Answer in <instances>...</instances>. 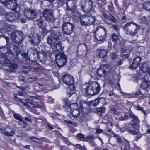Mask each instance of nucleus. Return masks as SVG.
<instances>
[{"label":"nucleus","instance_id":"1","mask_svg":"<svg viewBox=\"0 0 150 150\" xmlns=\"http://www.w3.org/2000/svg\"><path fill=\"white\" fill-rule=\"evenodd\" d=\"M62 80L64 83L69 86V87L67 89V94L68 97H70L74 93L75 91L74 85V78L71 75L66 74L62 76Z\"/></svg>","mask_w":150,"mask_h":150},{"label":"nucleus","instance_id":"2","mask_svg":"<svg viewBox=\"0 0 150 150\" xmlns=\"http://www.w3.org/2000/svg\"><path fill=\"white\" fill-rule=\"evenodd\" d=\"M124 30L128 35L134 36L137 34L140 29L139 25L132 22L128 23L124 27Z\"/></svg>","mask_w":150,"mask_h":150},{"label":"nucleus","instance_id":"3","mask_svg":"<svg viewBox=\"0 0 150 150\" xmlns=\"http://www.w3.org/2000/svg\"><path fill=\"white\" fill-rule=\"evenodd\" d=\"M84 14L82 15L80 18L81 24L83 26H87L93 24L96 21L95 18L91 15Z\"/></svg>","mask_w":150,"mask_h":150},{"label":"nucleus","instance_id":"4","mask_svg":"<svg viewBox=\"0 0 150 150\" xmlns=\"http://www.w3.org/2000/svg\"><path fill=\"white\" fill-rule=\"evenodd\" d=\"M101 87L98 82H93L86 89V92L88 95L93 96L98 94Z\"/></svg>","mask_w":150,"mask_h":150},{"label":"nucleus","instance_id":"5","mask_svg":"<svg viewBox=\"0 0 150 150\" xmlns=\"http://www.w3.org/2000/svg\"><path fill=\"white\" fill-rule=\"evenodd\" d=\"M11 37L13 42L19 44L24 39L25 35L22 31L17 30L11 33Z\"/></svg>","mask_w":150,"mask_h":150},{"label":"nucleus","instance_id":"6","mask_svg":"<svg viewBox=\"0 0 150 150\" xmlns=\"http://www.w3.org/2000/svg\"><path fill=\"white\" fill-rule=\"evenodd\" d=\"M85 4L81 7L82 10L87 13L93 14L95 12L94 7L93 6V2L91 0H84Z\"/></svg>","mask_w":150,"mask_h":150},{"label":"nucleus","instance_id":"7","mask_svg":"<svg viewBox=\"0 0 150 150\" xmlns=\"http://www.w3.org/2000/svg\"><path fill=\"white\" fill-rule=\"evenodd\" d=\"M56 62L58 66L62 67L66 63L67 58L66 55L63 53H60L56 55Z\"/></svg>","mask_w":150,"mask_h":150},{"label":"nucleus","instance_id":"8","mask_svg":"<svg viewBox=\"0 0 150 150\" xmlns=\"http://www.w3.org/2000/svg\"><path fill=\"white\" fill-rule=\"evenodd\" d=\"M77 1V0H67L66 3L67 10L71 11L74 16H76V14L77 13L76 8Z\"/></svg>","mask_w":150,"mask_h":150},{"label":"nucleus","instance_id":"9","mask_svg":"<svg viewBox=\"0 0 150 150\" xmlns=\"http://www.w3.org/2000/svg\"><path fill=\"white\" fill-rule=\"evenodd\" d=\"M59 33L58 31H53L48 37V43L52 45H53L59 41Z\"/></svg>","mask_w":150,"mask_h":150},{"label":"nucleus","instance_id":"10","mask_svg":"<svg viewBox=\"0 0 150 150\" xmlns=\"http://www.w3.org/2000/svg\"><path fill=\"white\" fill-rule=\"evenodd\" d=\"M103 30L98 32L97 34L94 33L95 38L99 43L103 42L107 35V31L104 27H102Z\"/></svg>","mask_w":150,"mask_h":150},{"label":"nucleus","instance_id":"11","mask_svg":"<svg viewBox=\"0 0 150 150\" xmlns=\"http://www.w3.org/2000/svg\"><path fill=\"white\" fill-rule=\"evenodd\" d=\"M28 41L33 45H36L40 42V36L37 33H31L28 36Z\"/></svg>","mask_w":150,"mask_h":150},{"label":"nucleus","instance_id":"12","mask_svg":"<svg viewBox=\"0 0 150 150\" xmlns=\"http://www.w3.org/2000/svg\"><path fill=\"white\" fill-rule=\"evenodd\" d=\"M74 28L73 24L69 22H65L62 25V29L64 34L69 35L72 33Z\"/></svg>","mask_w":150,"mask_h":150},{"label":"nucleus","instance_id":"13","mask_svg":"<svg viewBox=\"0 0 150 150\" xmlns=\"http://www.w3.org/2000/svg\"><path fill=\"white\" fill-rule=\"evenodd\" d=\"M53 14V12L50 9H46L43 12V15L45 20L50 23H54L55 21Z\"/></svg>","mask_w":150,"mask_h":150},{"label":"nucleus","instance_id":"14","mask_svg":"<svg viewBox=\"0 0 150 150\" xmlns=\"http://www.w3.org/2000/svg\"><path fill=\"white\" fill-rule=\"evenodd\" d=\"M4 5L8 9L15 11L18 6L16 0H8Z\"/></svg>","mask_w":150,"mask_h":150},{"label":"nucleus","instance_id":"15","mask_svg":"<svg viewBox=\"0 0 150 150\" xmlns=\"http://www.w3.org/2000/svg\"><path fill=\"white\" fill-rule=\"evenodd\" d=\"M36 11L34 10L28 8L25 9L24 11L25 16L28 18L33 19L36 18L37 15Z\"/></svg>","mask_w":150,"mask_h":150},{"label":"nucleus","instance_id":"16","mask_svg":"<svg viewBox=\"0 0 150 150\" xmlns=\"http://www.w3.org/2000/svg\"><path fill=\"white\" fill-rule=\"evenodd\" d=\"M20 16V15L17 11L13 13H7L6 15V20L11 22L17 19Z\"/></svg>","mask_w":150,"mask_h":150},{"label":"nucleus","instance_id":"17","mask_svg":"<svg viewBox=\"0 0 150 150\" xmlns=\"http://www.w3.org/2000/svg\"><path fill=\"white\" fill-rule=\"evenodd\" d=\"M142 79V82L140 87L143 89L145 90L148 87H150V77H143Z\"/></svg>","mask_w":150,"mask_h":150},{"label":"nucleus","instance_id":"18","mask_svg":"<svg viewBox=\"0 0 150 150\" xmlns=\"http://www.w3.org/2000/svg\"><path fill=\"white\" fill-rule=\"evenodd\" d=\"M98 56L102 58V60L103 62H107L108 52L104 49L98 50L97 51Z\"/></svg>","mask_w":150,"mask_h":150},{"label":"nucleus","instance_id":"19","mask_svg":"<svg viewBox=\"0 0 150 150\" xmlns=\"http://www.w3.org/2000/svg\"><path fill=\"white\" fill-rule=\"evenodd\" d=\"M47 52H50V50L47 51L42 50L38 52V58L40 61L43 64H45L47 59V57L46 55Z\"/></svg>","mask_w":150,"mask_h":150},{"label":"nucleus","instance_id":"20","mask_svg":"<svg viewBox=\"0 0 150 150\" xmlns=\"http://www.w3.org/2000/svg\"><path fill=\"white\" fill-rule=\"evenodd\" d=\"M140 70L143 72L147 73L146 76H150V67L147 63H142L140 67Z\"/></svg>","mask_w":150,"mask_h":150},{"label":"nucleus","instance_id":"21","mask_svg":"<svg viewBox=\"0 0 150 150\" xmlns=\"http://www.w3.org/2000/svg\"><path fill=\"white\" fill-rule=\"evenodd\" d=\"M141 60V57H137L133 61L132 64L129 66V68L135 69L138 67Z\"/></svg>","mask_w":150,"mask_h":150},{"label":"nucleus","instance_id":"22","mask_svg":"<svg viewBox=\"0 0 150 150\" xmlns=\"http://www.w3.org/2000/svg\"><path fill=\"white\" fill-rule=\"evenodd\" d=\"M8 53H2L0 54V63L3 64L8 63L9 61L8 58Z\"/></svg>","mask_w":150,"mask_h":150},{"label":"nucleus","instance_id":"23","mask_svg":"<svg viewBox=\"0 0 150 150\" xmlns=\"http://www.w3.org/2000/svg\"><path fill=\"white\" fill-rule=\"evenodd\" d=\"M13 117L16 119L21 121L19 123V124L21 126L23 127H26L27 122L26 121L23 120L20 115L18 114H14Z\"/></svg>","mask_w":150,"mask_h":150},{"label":"nucleus","instance_id":"24","mask_svg":"<svg viewBox=\"0 0 150 150\" xmlns=\"http://www.w3.org/2000/svg\"><path fill=\"white\" fill-rule=\"evenodd\" d=\"M25 102L26 103H29L33 107H36L38 108H41V106L39 104L38 102H34V101L28 99H27L25 100Z\"/></svg>","mask_w":150,"mask_h":150},{"label":"nucleus","instance_id":"25","mask_svg":"<svg viewBox=\"0 0 150 150\" xmlns=\"http://www.w3.org/2000/svg\"><path fill=\"white\" fill-rule=\"evenodd\" d=\"M139 120L138 119V120H134V119L132 120L131 122V125L133 126V127L134 129L137 130H138L139 128Z\"/></svg>","mask_w":150,"mask_h":150},{"label":"nucleus","instance_id":"26","mask_svg":"<svg viewBox=\"0 0 150 150\" xmlns=\"http://www.w3.org/2000/svg\"><path fill=\"white\" fill-rule=\"evenodd\" d=\"M100 67L104 71V72L107 75L110 72V66L107 64L101 65Z\"/></svg>","mask_w":150,"mask_h":150},{"label":"nucleus","instance_id":"27","mask_svg":"<svg viewBox=\"0 0 150 150\" xmlns=\"http://www.w3.org/2000/svg\"><path fill=\"white\" fill-rule=\"evenodd\" d=\"M52 45L54 46L56 48V50L59 52H62L63 49L62 46L61 42L59 41Z\"/></svg>","mask_w":150,"mask_h":150},{"label":"nucleus","instance_id":"28","mask_svg":"<svg viewBox=\"0 0 150 150\" xmlns=\"http://www.w3.org/2000/svg\"><path fill=\"white\" fill-rule=\"evenodd\" d=\"M96 73L97 76L100 77H104L107 75L105 72H104L103 70L100 67L98 69Z\"/></svg>","mask_w":150,"mask_h":150},{"label":"nucleus","instance_id":"29","mask_svg":"<svg viewBox=\"0 0 150 150\" xmlns=\"http://www.w3.org/2000/svg\"><path fill=\"white\" fill-rule=\"evenodd\" d=\"M37 49L34 47H32L30 48L27 51V54H31V55L34 54H36L38 53V52Z\"/></svg>","mask_w":150,"mask_h":150},{"label":"nucleus","instance_id":"30","mask_svg":"<svg viewBox=\"0 0 150 150\" xmlns=\"http://www.w3.org/2000/svg\"><path fill=\"white\" fill-rule=\"evenodd\" d=\"M71 113L74 117H77L79 116L80 113L79 109H74L71 112Z\"/></svg>","mask_w":150,"mask_h":150},{"label":"nucleus","instance_id":"31","mask_svg":"<svg viewBox=\"0 0 150 150\" xmlns=\"http://www.w3.org/2000/svg\"><path fill=\"white\" fill-rule=\"evenodd\" d=\"M43 18L42 17H40V18L36 21V24L39 27L41 28L43 27L44 23L43 21Z\"/></svg>","mask_w":150,"mask_h":150},{"label":"nucleus","instance_id":"32","mask_svg":"<svg viewBox=\"0 0 150 150\" xmlns=\"http://www.w3.org/2000/svg\"><path fill=\"white\" fill-rule=\"evenodd\" d=\"M13 94L14 96V98L16 100L18 101H20L23 104V105L24 106L27 107L28 108L29 107V106L27 104L23 102L22 101V100L20 99L19 98H18L17 97V94L16 93H14Z\"/></svg>","mask_w":150,"mask_h":150},{"label":"nucleus","instance_id":"33","mask_svg":"<svg viewBox=\"0 0 150 150\" xmlns=\"http://www.w3.org/2000/svg\"><path fill=\"white\" fill-rule=\"evenodd\" d=\"M79 104L81 110L82 112H83V110L87 106V104L85 102H80Z\"/></svg>","mask_w":150,"mask_h":150},{"label":"nucleus","instance_id":"34","mask_svg":"<svg viewBox=\"0 0 150 150\" xmlns=\"http://www.w3.org/2000/svg\"><path fill=\"white\" fill-rule=\"evenodd\" d=\"M101 95L102 94L100 95V97L98 98H97L92 101L93 105L94 106H96L98 104L101 100H104V98L103 97H101Z\"/></svg>","mask_w":150,"mask_h":150},{"label":"nucleus","instance_id":"35","mask_svg":"<svg viewBox=\"0 0 150 150\" xmlns=\"http://www.w3.org/2000/svg\"><path fill=\"white\" fill-rule=\"evenodd\" d=\"M18 67V65L15 64L11 63L9 64V67L11 69L9 71L10 72H13L14 71L13 69H16Z\"/></svg>","mask_w":150,"mask_h":150},{"label":"nucleus","instance_id":"36","mask_svg":"<svg viewBox=\"0 0 150 150\" xmlns=\"http://www.w3.org/2000/svg\"><path fill=\"white\" fill-rule=\"evenodd\" d=\"M86 139L85 141H87L89 143H92L93 144H95V142L93 140L94 139V137L93 136H88L86 137Z\"/></svg>","mask_w":150,"mask_h":150},{"label":"nucleus","instance_id":"37","mask_svg":"<svg viewBox=\"0 0 150 150\" xmlns=\"http://www.w3.org/2000/svg\"><path fill=\"white\" fill-rule=\"evenodd\" d=\"M30 60L32 62H35L37 61L38 57V54L30 55Z\"/></svg>","mask_w":150,"mask_h":150},{"label":"nucleus","instance_id":"38","mask_svg":"<svg viewBox=\"0 0 150 150\" xmlns=\"http://www.w3.org/2000/svg\"><path fill=\"white\" fill-rule=\"evenodd\" d=\"M111 39L114 42H116L119 40V36L114 33L112 35Z\"/></svg>","mask_w":150,"mask_h":150},{"label":"nucleus","instance_id":"39","mask_svg":"<svg viewBox=\"0 0 150 150\" xmlns=\"http://www.w3.org/2000/svg\"><path fill=\"white\" fill-rule=\"evenodd\" d=\"M143 8L148 11H150V1L145 3L143 5Z\"/></svg>","mask_w":150,"mask_h":150},{"label":"nucleus","instance_id":"40","mask_svg":"<svg viewBox=\"0 0 150 150\" xmlns=\"http://www.w3.org/2000/svg\"><path fill=\"white\" fill-rule=\"evenodd\" d=\"M23 55L21 52L19 51L16 54V58L18 60H20L23 58Z\"/></svg>","mask_w":150,"mask_h":150},{"label":"nucleus","instance_id":"41","mask_svg":"<svg viewBox=\"0 0 150 150\" xmlns=\"http://www.w3.org/2000/svg\"><path fill=\"white\" fill-rule=\"evenodd\" d=\"M78 138L80 140L83 141H85L86 139V137H84V136L81 133L78 134L77 135Z\"/></svg>","mask_w":150,"mask_h":150},{"label":"nucleus","instance_id":"42","mask_svg":"<svg viewBox=\"0 0 150 150\" xmlns=\"http://www.w3.org/2000/svg\"><path fill=\"white\" fill-rule=\"evenodd\" d=\"M78 107V105L76 103L71 104L70 105V108L71 109V111H72L74 109H76Z\"/></svg>","mask_w":150,"mask_h":150},{"label":"nucleus","instance_id":"43","mask_svg":"<svg viewBox=\"0 0 150 150\" xmlns=\"http://www.w3.org/2000/svg\"><path fill=\"white\" fill-rule=\"evenodd\" d=\"M110 110L114 114L118 115L120 113L118 111L114 108L111 107H110Z\"/></svg>","mask_w":150,"mask_h":150},{"label":"nucleus","instance_id":"44","mask_svg":"<svg viewBox=\"0 0 150 150\" xmlns=\"http://www.w3.org/2000/svg\"><path fill=\"white\" fill-rule=\"evenodd\" d=\"M6 47L8 50H10V48L11 47V45L10 43V42L7 43L6 45L5 46L0 47V49H3L5 48Z\"/></svg>","mask_w":150,"mask_h":150},{"label":"nucleus","instance_id":"45","mask_svg":"<svg viewBox=\"0 0 150 150\" xmlns=\"http://www.w3.org/2000/svg\"><path fill=\"white\" fill-rule=\"evenodd\" d=\"M105 108L103 107H101L97 108V111L100 113H104L105 111Z\"/></svg>","mask_w":150,"mask_h":150},{"label":"nucleus","instance_id":"46","mask_svg":"<svg viewBox=\"0 0 150 150\" xmlns=\"http://www.w3.org/2000/svg\"><path fill=\"white\" fill-rule=\"evenodd\" d=\"M129 117H132L134 120H138V118L133 113L130 112L129 114Z\"/></svg>","mask_w":150,"mask_h":150},{"label":"nucleus","instance_id":"47","mask_svg":"<svg viewBox=\"0 0 150 150\" xmlns=\"http://www.w3.org/2000/svg\"><path fill=\"white\" fill-rule=\"evenodd\" d=\"M42 34L43 35H45L49 32V31L43 27L42 29Z\"/></svg>","mask_w":150,"mask_h":150},{"label":"nucleus","instance_id":"48","mask_svg":"<svg viewBox=\"0 0 150 150\" xmlns=\"http://www.w3.org/2000/svg\"><path fill=\"white\" fill-rule=\"evenodd\" d=\"M27 79L29 81L32 82L36 81L37 80V78L36 77H29Z\"/></svg>","mask_w":150,"mask_h":150},{"label":"nucleus","instance_id":"49","mask_svg":"<svg viewBox=\"0 0 150 150\" xmlns=\"http://www.w3.org/2000/svg\"><path fill=\"white\" fill-rule=\"evenodd\" d=\"M39 68L38 67L35 68L31 67L29 68V71L32 72L38 71L39 70Z\"/></svg>","mask_w":150,"mask_h":150},{"label":"nucleus","instance_id":"50","mask_svg":"<svg viewBox=\"0 0 150 150\" xmlns=\"http://www.w3.org/2000/svg\"><path fill=\"white\" fill-rule=\"evenodd\" d=\"M31 98L33 99H36L38 100H40L42 98V96H31Z\"/></svg>","mask_w":150,"mask_h":150},{"label":"nucleus","instance_id":"51","mask_svg":"<svg viewBox=\"0 0 150 150\" xmlns=\"http://www.w3.org/2000/svg\"><path fill=\"white\" fill-rule=\"evenodd\" d=\"M117 54L116 53H111L110 55V58L112 59H115L117 57Z\"/></svg>","mask_w":150,"mask_h":150},{"label":"nucleus","instance_id":"52","mask_svg":"<svg viewBox=\"0 0 150 150\" xmlns=\"http://www.w3.org/2000/svg\"><path fill=\"white\" fill-rule=\"evenodd\" d=\"M109 18L110 20L114 23L116 22V20L115 18L112 15H110L109 16Z\"/></svg>","mask_w":150,"mask_h":150},{"label":"nucleus","instance_id":"53","mask_svg":"<svg viewBox=\"0 0 150 150\" xmlns=\"http://www.w3.org/2000/svg\"><path fill=\"white\" fill-rule=\"evenodd\" d=\"M43 142L42 138H37L36 142L38 143H42Z\"/></svg>","mask_w":150,"mask_h":150},{"label":"nucleus","instance_id":"54","mask_svg":"<svg viewBox=\"0 0 150 150\" xmlns=\"http://www.w3.org/2000/svg\"><path fill=\"white\" fill-rule=\"evenodd\" d=\"M137 108L138 110H140L142 111L143 112L144 114L145 115L146 112L145 111V110L143 109V108H141L139 106H137Z\"/></svg>","mask_w":150,"mask_h":150},{"label":"nucleus","instance_id":"55","mask_svg":"<svg viewBox=\"0 0 150 150\" xmlns=\"http://www.w3.org/2000/svg\"><path fill=\"white\" fill-rule=\"evenodd\" d=\"M14 134H15L14 132L13 131H11L10 132H8L7 136H13Z\"/></svg>","mask_w":150,"mask_h":150},{"label":"nucleus","instance_id":"56","mask_svg":"<svg viewBox=\"0 0 150 150\" xmlns=\"http://www.w3.org/2000/svg\"><path fill=\"white\" fill-rule=\"evenodd\" d=\"M47 125V127H48L50 129H54V126L50 124H48Z\"/></svg>","mask_w":150,"mask_h":150},{"label":"nucleus","instance_id":"57","mask_svg":"<svg viewBox=\"0 0 150 150\" xmlns=\"http://www.w3.org/2000/svg\"><path fill=\"white\" fill-rule=\"evenodd\" d=\"M103 132V130L100 129H97L96 131V133L100 134L102 133Z\"/></svg>","mask_w":150,"mask_h":150},{"label":"nucleus","instance_id":"58","mask_svg":"<svg viewBox=\"0 0 150 150\" xmlns=\"http://www.w3.org/2000/svg\"><path fill=\"white\" fill-rule=\"evenodd\" d=\"M17 87L18 88L20 89L21 90L23 91H25L26 88L25 87H24L22 86H17Z\"/></svg>","mask_w":150,"mask_h":150},{"label":"nucleus","instance_id":"59","mask_svg":"<svg viewBox=\"0 0 150 150\" xmlns=\"http://www.w3.org/2000/svg\"><path fill=\"white\" fill-rule=\"evenodd\" d=\"M37 138L36 137H31L30 139L32 141L36 142Z\"/></svg>","mask_w":150,"mask_h":150},{"label":"nucleus","instance_id":"60","mask_svg":"<svg viewBox=\"0 0 150 150\" xmlns=\"http://www.w3.org/2000/svg\"><path fill=\"white\" fill-rule=\"evenodd\" d=\"M4 10L1 8H0V16L4 14Z\"/></svg>","mask_w":150,"mask_h":150},{"label":"nucleus","instance_id":"61","mask_svg":"<svg viewBox=\"0 0 150 150\" xmlns=\"http://www.w3.org/2000/svg\"><path fill=\"white\" fill-rule=\"evenodd\" d=\"M7 28L6 30L8 31H10L11 30V25H7Z\"/></svg>","mask_w":150,"mask_h":150},{"label":"nucleus","instance_id":"62","mask_svg":"<svg viewBox=\"0 0 150 150\" xmlns=\"http://www.w3.org/2000/svg\"><path fill=\"white\" fill-rule=\"evenodd\" d=\"M3 37L6 39L7 43L10 42V39L8 37L5 36H4Z\"/></svg>","mask_w":150,"mask_h":150},{"label":"nucleus","instance_id":"63","mask_svg":"<svg viewBox=\"0 0 150 150\" xmlns=\"http://www.w3.org/2000/svg\"><path fill=\"white\" fill-rule=\"evenodd\" d=\"M25 119L26 120L30 122H32L30 118H29L28 117H25Z\"/></svg>","mask_w":150,"mask_h":150},{"label":"nucleus","instance_id":"64","mask_svg":"<svg viewBox=\"0 0 150 150\" xmlns=\"http://www.w3.org/2000/svg\"><path fill=\"white\" fill-rule=\"evenodd\" d=\"M115 137H117V140L119 142H121L122 139L120 137H118L116 135H115Z\"/></svg>","mask_w":150,"mask_h":150}]
</instances>
